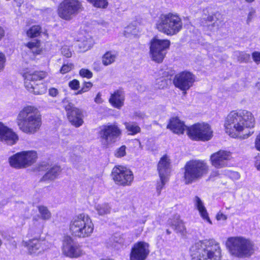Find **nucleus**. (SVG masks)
Instances as JSON below:
<instances>
[{"label":"nucleus","mask_w":260,"mask_h":260,"mask_svg":"<svg viewBox=\"0 0 260 260\" xmlns=\"http://www.w3.org/2000/svg\"><path fill=\"white\" fill-rule=\"evenodd\" d=\"M61 54L66 57H71L72 55L70 46L69 45H64L62 46L61 48Z\"/></svg>","instance_id":"39"},{"label":"nucleus","mask_w":260,"mask_h":260,"mask_svg":"<svg viewBox=\"0 0 260 260\" xmlns=\"http://www.w3.org/2000/svg\"><path fill=\"white\" fill-rule=\"evenodd\" d=\"M255 118L249 111L240 109L231 112L225 119V133L234 138L245 139L249 137V129L254 127Z\"/></svg>","instance_id":"1"},{"label":"nucleus","mask_w":260,"mask_h":260,"mask_svg":"<svg viewBox=\"0 0 260 260\" xmlns=\"http://www.w3.org/2000/svg\"><path fill=\"white\" fill-rule=\"evenodd\" d=\"M224 176H227L233 180H238L240 177V174L237 172L232 171L230 170H224Z\"/></svg>","instance_id":"38"},{"label":"nucleus","mask_w":260,"mask_h":260,"mask_svg":"<svg viewBox=\"0 0 260 260\" xmlns=\"http://www.w3.org/2000/svg\"><path fill=\"white\" fill-rule=\"evenodd\" d=\"M63 105L67 111L68 118L69 121L75 127H79L83 123V113L82 111L68 102V100H64Z\"/></svg>","instance_id":"17"},{"label":"nucleus","mask_w":260,"mask_h":260,"mask_svg":"<svg viewBox=\"0 0 260 260\" xmlns=\"http://www.w3.org/2000/svg\"><path fill=\"white\" fill-rule=\"evenodd\" d=\"M1 245H2V241H1V240L0 239V246H1Z\"/></svg>","instance_id":"61"},{"label":"nucleus","mask_w":260,"mask_h":260,"mask_svg":"<svg viewBox=\"0 0 260 260\" xmlns=\"http://www.w3.org/2000/svg\"><path fill=\"white\" fill-rule=\"evenodd\" d=\"M195 81L194 76L190 72L183 71L177 74L174 79L175 86L185 93Z\"/></svg>","instance_id":"16"},{"label":"nucleus","mask_w":260,"mask_h":260,"mask_svg":"<svg viewBox=\"0 0 260 260\" xmlns=\"http://www.w3.org/2000/svg\"><path fill=\"white\" fill-rule=\"evenodd\" d=\"M125 94L123 90L118 89L111 94L109 103L114 108L120 109L124 105Z\"/></svg>","instance_id":"23"},{"label":"nucleus","mask_w":260,"mask_h":260,"mask_svg":"<svg viewBox=\"0 0 260 260\" xmlns=\"http://www.w3.org/2000/svg\"><path fill=\"white\" fill-rule=\"evenodd\" d=\"M215 218H216V220L218 221H220V220L225 221L227 219L228 217L226 215L224 214L223 213H222L221 212H219L216 215Z\"/></svg>","instance_id":"49"},{"label":"nucleus","mask_w":260,"mask_h":260,"mask_svg":"<svg viewBox=\"0 0 260 260\" xmlns=\"http://www.w3.org/2000/svg\"><path fill=\"white\" fill-rule=\"evenodd\" d=\"M74 68V64L72 63H68L63 64L60 69V73L62 74H66L71 71Z\"/></svg>","instance_id":"41"},{"label":"nucleus","mask_w":260,"mask_h":260,"mask_svg":"<svg viewBox=\"0 0 260 260\" xmlns=\"http://www.w3.org/2000/svg\"><path fill=\"white\" fill-rule=\"evenodd\" d=\"M49 94L51 96L55 97L58 94V91L56 88H51L49 89Z\"/></svg>","instance_id":"51"},{"label":"nucleus","mask_w":260,"mask_h":260,"mask_svg":"<svg viewBox=\"0 0 260 260\" xmlns=\"http://www.w3.org/2000/svg\"><path fill=\"white\" fill-rule=\"evenodd\" d=\"M254 15H255L254 12H253V11L250 12L248 15L247 21L248 22L251 21V20L252 19V18L254 17Z\"/></svg>","instance_id":"55"},{"label":"nucleus","mask_w":260,"mask_h":260,"mask_svg":"<svg viewBox=\"0 0 260 260\" xmlns=\"http://www.w3.org/2000/svg\"><path fill=\"white\" fill-rule=\"evenodd\" d=\"M94 224L88 215L81 214L73 218L70 224L72 234L79 238L89 237L93 232Z\"/></svg>","instance_id":"8"},{"label":"nucleus","mask_w":260,"mask_h":260,"mask_svg":"<svg viewBox=\"0 0 260 260\" xmlns=\"http://www.w3.org/2000/svg\"><path fill=\"white\" fill-rule=\"evenodd\" d=\"M191 260H221V249L218 242L214 239L200 240L189 249Z\"/></svg>","instance_id":"2"},{"label":"nucleus","mask_w":260,"mask_h":260,"mask_svg":"<svg viewBox=\"0 0 260 260\" xmlns=\"http://www.w3.org/2000/svg\"><path fill=\"white\" fill-rule=\"evenodd\" d=\"M156 82L159 88H163L167 85V80L164 77L157 79Z\"/></svg>","instance_id":"47"},{"label":"nucleus","mask_w":260,"mask_h":260,"mask_svg":"<svg viewBox=\"0 0 260 260\" xmlns=\"http://www.w3.org/2000/svg\"><path fill=\"white\" fill-rule=\"evenodd\" d=\"M60 172V168L59 166H55L52 167L43 176L44 180H52L55 179Z\"/></svg>","instance_id":"28"},{"label":"nucleus","mask_w":260,"mask_h":260,"mask_svg":"<svg viewBox=\"0 0 260 260\" xmlns=\"http://www.w3.org/2000/svg\"><path fill=\"white\" fill-rule=\"evenodd\" d=\"M83 10L82 2L79 0H64L59 5L58 14L64 20H70Z\"/></svg>","instance_id":"12"},{"label":"nucleus","mask_w":260,"mask_h":260,"mask_svg":"<svg viewBox=\"0 0 260 260\" xmlns=\"http://www.w3.org/2000/svg\"><path fill=\"white\" fill-rule=\"evenodd\" d=\"M149 252V244L148 243L138 242L132 248L130 260H145Z\"/></svg>","instance_id":"19"},{"label":"nucleus","mask_w":260,"mask_h":260,"mask_svg":"<svg viewBox=\"0 0 260 260\" xmlns=\"http://www.w3.org/2000/svg\"><path fill=\"white\" fill-rule=\"evenodd\" d=\"M95 209L101 215L108 214L110 211V208L107 204H98L95 206Z\"/></svg>","instance_id":"35"},{"label":"nucleus","mask_w":260,"mask_h":260,"mask_svg":"<svg viewBox=\"0 0 260 260\" xmlns=\"http://www.w3.org/2000/svg\"><path fill=\"white\" fill-rule=\"evenodd\" d=\"M26 46L36 54H40L42 50V48L41 47L40 41L37 40H35L27 43L26 44Z\"/></svg>","instance_id":"31"},{"label":"nucleus","mask_w":260,"mask_h":260,"mask_svg":"<svg viewBox=\"0 0 260 260\" xmlns=\"http://www.w3.org/2000/svg\"><path fill=\"white\" fill-rule=\"evenodd\" d=\"M246 2H253L254 0H245Z\"/></svg>","instance_id":"60"},{"label":"nucleus","mask_w":260,"mask_h":260,"mask_svg":"<svg viewBox=\"0 0 260 260\" xmlns=\"http://www.w3.org/2000/svg\"><path fill=\"white\" fill-rule=\"evenodd\" d=\"M182 26L181 18L177 14L174 13L161 14L155 24V27L158 31L169 36L177 34Z\"/></svg>","instance_id":"5"},{"label":"nucleus","mask_w":260,"mask_h":260,"mask_svg":"<svg viewBox=\"0 0 260 260\" xmlns=\"http://www.w3.org/2000/svg\"><path fill=\"white\" fill-rule=\"evenodd\" d=\"M167 232L168 234H169L170 233L168 230H167Z\"/></svg>","instance_id":"63"},{"label":"nucleus","mask_w":260,"mask_h":260,"mask_svg":"<svg viewBox=\"0 0 260 260\" xmlns=\"http://www.w3.org/2000/svg\"><path fill=\"white\" fill-rule=\"evenodd\" d=\"M22 245L26 248L28 253L32 256L42 255L51 246L48 241L37 238L23 240Z\"/></svg>","instance_id":"14"},{"label":"nucleus","mask_w":260,"mask_h":260,"mask_svg":"<svg viewBox=\"0 0 260 260\" xmlns=\"http://www.w3.org/2000/svg\"><path fill=\"white\" fill-rule=\"evenodd\" d=\"M15 1L18 3V4H17L18 6H19L22 2V0H18V1H17V0H15Z\"/></svg>","instance_id":"59"},{"label":"nucleus","mask_w":260,"mask_h":260,"mask_svg":"<svg viewBox=\"0 0 260 260\" xmlns=\"http://www.w3.org/2000/svg\"><path fill=\"white\" fill-rule=\"evenodd\" d=\"M38 153L34 150L22 151L9 158L10 166L17 169L24 168L33 165L37 160Z\"/></svg>","instance_id":"9"},{"label":"nucleus","mask_w":260,"mask_h":260,"mask_svg":"<svg viewBox=\"0 0 260 260\" xmlns=\"http://www.w3.org/2000/svg\"><path fill=\"white\" fill-rule=\"evenodd\" d=\"M18 140L17 135L12 129L0 122V141L12 145Z\"/></svg>","instance_id":"21"},{"label":"nucleus","mask_w":260,"mask_h":260,"mask_svg":"<svg viewBox=\"0 0 260 260\" xmlns=\"http://www.w3.org/2000/svg\"><path fill=\"white\" fill-rule=\"evenodd\" d=\"M112 174L113 180L119 185H130L134 179L133 172L124 166H115L112 170Z\"/></svg>","instance_id":"13"},{"label":"nucleus","mask_w":260,"mask_h":260,"mask_svg":"<svg viewBox=\"0 0 260 260\" xmlns=\"http://www.w3.org/2000/svg\"><path fill=\"white\" fill-rule=\"evenodd\" d=\"M159 176L160 180L157 182L156 185V191L158 194H160L162 189L169 180V177L168 176L162 175H159Z\"/></svg>","instance_id":"37"},{"label":"nucleus","mask_w":260,"mask_h":260,"mask_svg":"<svg viewBox=\"0 0 260 260\" xmlns=\"http://www.w3.org/2000/svg\"><path fill=\"white\" fill-rule=\"evenodd\" d=\"M5 36V30L3 27L0 26V41L3 39V38Z\"/></svg>","instance_id":"56"},{"label":"nucleus","mask_w":260,"mask_h":260,"mask_svg":"<svg viewBox=\"0 0 260 260\" xmlns=\"http://www.w3.org/2000/svg\"><path fill=\"white\" fill-rule=\"evenodd\" d=\"M94 102L97 104H101L103 102V100L102 98V94L98 93L95 98Z\"/></svg>","instance_id":"52"},{"label":"nucleus","mask_w":260,"mask_h":260,"mask_svg":"<svg viewBox=\"0 0 260 260\" xmlns=\"http://www.w3.org/2000/svg\"><path fill=\"white\" fill-rule=\"evenodd\" d=\"M255 159V166L257 170L260 171V157H256Z\"/></svg>","instance_id":"54"},{"label":"nucleus","mask_w":260,"mask_h":260,"mask_svg":"<svg viewBox=\"0 0 260 260\" xmlns=\"http://www.w3.org/2000/svg\"><path fill=\"white\" fill-rule=\"evenodd\" d=\"M255 144L256 148L258 150L260 151V133L257 136V137L255 140Z\"/></svg>","instance_id":"53"},{"label":"nucleus","mask_w":260,"mask_h":260,"mask_svg":"<svg viewBox=\"0 0 260 260\" xmlns=\"http://www.w3.org/2000/svg\"><path fill=\"white\" fill-rule=\"evenodd\" d=\"M7 57L6 54L0 51V72L3 71L6 67Z\"/></svg>","instance_id":"40"},{"label":"nucleus","mask_w":260,"mask_h":260,"mask_svg":"<svg viewBox=\"0 0 260 260\" xmlns=\"http://www.w3.org/2000/svg\"><path fill=\"white\" fill-rule=\"evenodd\" d=\"M92 86V84L90 82H86L84 83V84L80 90L77 92V94H81L83 93L88 91Z\"/></svg>","instance_id":"43"},{"label":"nucleus","mask_w":260,"mask_h":260,"mask_svg":"<svg viewBox=\"0 0 260 260\" xmlns=\"http://www.w3.org/2000/svg\"><path fill=\"white\" fill-rule=\"evenodd\" d=\"M252 57L254 62L256 63H260V52L255 51L253 52Z\"/></svg>","instance_id":"50"},{"label":"nucleus","mask_w":260,"mask_h":260,"mask_svg":"<svg viewBox=\"0 0 260 260\" xmlns=\"http://www.w3.org/2000/svg\"><path fill=\"white\" fill-rule=\"evenodd\" d=\"M168 224L181 235H184L186 233L185 227L182 220L180 219L178 215H176L173 218H170L168 221Z\"/></svg>","instance_id":"27"},{"label":"nucleus","mask_w":260,"mask_h":260,"mask_svg":"<svg viewBox=\"0 0 260 260\" xmlns=\"http://www.w3.org/2000/svg\"><path fill=\"white\" fill-rule=\"evenodd\" d=\"M125 129L128 135H135L141 131L140 127L135 123L132 122H125L124 123Z\"/></svg>","instance_id":"32"},{"label":"nucleus","mask_w":260,"mask_h":260,"mask_svg":"<svg viewBox=\"0 0 260 260\" xmlns=\"http://www.w3.org/2000/svg\"><path fill=\"white\" fill-rule=\"evenodd\" d=\"M24 79V83L27 90L35 94H43L46 92L47 87L45 83L41 82L36 83L47 76V73L44 71H35L32 68H25L21 72Z\"/></svg>","instance_id":"6"},{"label":"nucleus","mask_w":260,"mask_h":260,"mask_svg":"<svg viewBox=\"0 0 260 260\" xmlns=\"http://www.w3.org/2000/svg\"><path fill=\"white\" fill-rule=\"evenodd\" d=\"M43 229V224L41 219L37 216L32 219V224L29 229L30 232H34L35 233L41 234Z\"/></svg>","instance_id":"30"},{"label":"nucleus","mask_w":260,"mask_h":260,"mask_svg":"<svg viewBox=\"0 0 260 260\" xmlns=\"http://www.w3.org/2000/svg\"><path fill=\"white\" fill-rule=\"evenodd\" d=\"M145 220H143L142 221V223L144 224L145 223Z\"/></svg>","instance_id":"62"},{"label":"nucleus","mask_w":260,"mask_h":260,"mask_svg":"<svg viewBox=\"0 0 260 260\" xmlns=\"http://www.w3.org/2000/svg\"><path fill=\"white\" fill-rule=\"evenodd\" d=\"M167 127L173 133L177 134H182L187 129L184 123L177 117H173L170 120Z\"/></svg>","instance_id":"24"},{"label":"nucleus","mask_w":260,"mask_h":260,"mask_svg":"<svg viewBox=\"0 0 260 260\" xmlns=\"http://www.w3.org/2000/svg\"><path fill=\"white\" fill-rule=\"evenodd\" d=\"M94 44V41L93 38L90 35L87 34L80 38L78 46L80 52H85L90 50Z\"/></svg>","instance_id":"25"},{"label":"nucleus","mask_w":260,"mask_h":260,"mask_svg":"<svg viewBox=\"0 0 260 260\" xmlns=\"http://www.w3.org/2000/svg\"><path fill=\"white\" fill-rule=\"evenodd\" d=\"M224 170H222V171L217 170V171H213L210 175V177H211V178L216 177H221L222 176H224Z\"/></svg>","instance_id":"48"},{"label":"nucleus","mask_w":260,"mask_h":260,"mask_svg":"<svg viewBox=\"0 0 260 260\" xmlns=\"http://www.w3.org/2000/svg\"><path fill=\"white\" fill-rule=\"evenodd\" d=\"M170 159L167 155H164L160 158L157 165L159 175L169 176L170 172Z\"/></svg>","instance_id":"26"},{"label":"nucleus","mask_w":260,"mask_h":260,"mask_svg":"<svg viewBox=\"0 0 260 260\" xmlns=\"http://www.w3.org/2000/svg\"><path fill=\"white\" fill-rule=\"evenodd\" d=\"M255 87L257 89L260 90V81L256 83Z\"/></svg>","instance_id":"57"},{"label":"nucleus","mask_w":260,"mask_h":260,"mask_svg":"<svg viewBox=\"0 0 260 260\" xmlns=\"http://www.w3.org/2000/svg\"><path fill=\"white\" fill-rule=\"evenodd\" d=\"M117 57V54L114 51H107L102 57V63L105 66H108L113 63Z\"/></svg>","instance_id":"29"},{"label":"nucleus","mask_w":260,"mask_h":260,"mask_svg":"<svg viewBox=\"0 0 260 260\" xmlns=\"http://www.w3.org/2000/svg\"><path fill=\"white\" fill-rule=\"evenodd\" d=\"M236 55L238 56V60L241 62H246L249 58L250 55L244 52H236Z\"/></svg>","instance_id":"44"},{"label":"nucleus","mask_w":260,"mask_h":260,"mask_svg":"<svg viewBox=\"0 0 260 260\" xmlns=\"http://www.w3.org/2000/svg\"><path fill=\"white\" fill-rule=\"evenodd\" d=\"M184 169L183 181L185 184H190L206 175L209 166L203 160H192L186 162Z\"/></svg>","instance_id":"7"},{"label":"nucleus","mask_w":260,"mask_h":260,"mask_svg":"<svg viewBox=\"0 0 260 260\" xmlns=\"http://www.w3.org/2000/svg\"><path fill=\"white\" fill-rule=\"evenodd\" d=\"M193 203L195 209H196L200 217L206 222L210 225L212 224V222L210 219L209 213L205 206L204 202L198 196L194 198Z\"/></svg>","instance_id":"22"},{"label":"nucleus","mask_w":260,"mask_h":260,"mask_svg":"<svg viewBox=\"0 0 260 260\" xmlns=\"http://www.w3.org/2000/svg\"><path fill=\"white\" fill-rule=\"evenodd\" d=\"M41 32V27L39 25H34L31 27L26 32L27 36L29 38L38 37Z\"/></svg>","instance_id":"36"},{"label":"nucleus","mask_w":260,"mask_h":260,"mask_svg":"<svg viewBox=\"0 0 260 260\" xmlns=\"http://www.w3.org/2000/svg\"><path fill=\"white\" fill-rule=\"evenodd\" d=\"M232 158L230 151L220 150L210 156L211 165L216 168H222L228 166V161Z\"/></svg>","instance_id":"20"},{"label":"nucleus","mask_w":260,"mask_h":260,"mask_svg":"<svg viewBox=\"0 0 260 260\" xmlns=\"http://www.w3.org/2000/svg\"><path fill=\"white\" fill-rule=\"evenodd\" d=\"M79 81L76 79H74L69 83V86L73 90H77L79 88Z\"/></svg>","instance_id":"46"},{"label":"nucleus","mask_w":260,"mask_h":260,"mask_svg":"<svg viewBox=\"0 0 260 260\" xmlns=\"http://www.w3.org/2000/svg\"><path fill=\"white\" fill-rule=\"evenodd\" d=\"M38 209L40 215V218L44 220H48L51 217V213L48 209L43 205L38 206Z\"/></svg>","instance_id":"33"},{"label":"nucleus","mask_w":260,"mask_h":260,"mask_svg":"<svg viewBox=\"0 0 260 260\" xmlns=\"http://www.w3.org/2000/svg\"><path fill=\"white\" fill-rule=\"evenodd\" d=\"M62 253L71 258H76L82 254L80 247L75 243L72 237L65 236L62 241Z\"/></svg>","instance_id":"18"},{"label":"nucleus","mask_w":260,"mask_h":260,"mask_svg":"<svg viewBox=\"0 0 260 260\" xmlns=\"http://www.w3.org/2000/svg\"><path fill=\"white\" fill-rule=\"evenodd\" d=\"M208 19L209 21H212L213 20V17L212 16H209Z\"/></svg>","instance_id":"58"},{"label":"nucleus","mask_w":260,"mask_h":260,"mask_svg":"<svg viewBox=\"0 0 260 260\" xmlns=\"http://www.w3.org/2000/svg\"><path fill=\"white\" fill-rule=\"evenodd\" d=\"M79 75L83 78L90 79L93 76L92 73L89 70L86 69H81L79 71Z\"/></svg>","instance_id":"42"},{"label":"nucleus","mask_w":260,"mask_h":260,"mask_svg":"<svg viewBox=\"0 0 260 260\" xmlns=\"http://www.w3.org/2000/svg\"><path fill=\"white\" fill-rule=\"evenodd\" d=\"M170 44L169 40L153 37L149 42V55L152 60L161 62L166 55Z\"/></svg>","instance_id":"11"},{"label":"nucleus","mask_w":260,"mask_h":260,"mask_svg":"<svg viewBox=\"0 0 260 260\" xmlns=\"http://www.w3.org/2000/svg\"><path fill=\"white\" fill-rule=\"evenodd\" d=\"M187 135L192 140L206 142L213 136L211 126L207 123H197L187 128Z\"/></svg>","instance_id":"10"},{"label":"nucleus","mask_w":260,"mask_h":260,"mask_svg":"<svg viewBox=\"0 0 260 260\" xmlns=\"http://www.w3.org/2000/svg\"><path fill=\"white\" fill-rule=\"evenodd\" d=\"M122 134V131L116 123H108L100 127L99 135L105 143H111L116 141Z\"/></svg>","instance_id":"15"},{"label":"nucleus","mask_w":260,"mask_h":260,"mask_svg":"<svg viewBox=\"0 0 260 260\" xmlns=\"http://www.w3.org/2000/svg\"><path fill=\"white\" fill-rule=\"evenodd\" d=\"M19 129L25 134H34L40 129L42 118L38 109L32 106H26L19 112L16 119Z\"/></svg>","instance_id":"3"},{"label":"nucleus","mask_w":260,"mask_h":260,"mask_svg":"<svg viewBox=\"0 0 260 260\" xmlns=\"http://www.w3.org/2000/svg\"><path fill=\"white\" fill-rule=\"evenodd\" d=\"M94 7L99 9H107L109 5L108 0H86Z\"/></svg>","instance_id":"34"},{"label":"nucleus","mask_w":260,"mask_h":260,"mask_svg":"<svg viewBox=\"0 0 260 260\" xmlns=\"http://www.w3.org/2000/svg\"><path fill=\"white\" fill-rule=\"evenodd\" d=\"M225 245L230 254L238 258L248 257L255 250L253 242L242 236L229 237Z\"/></svg>","instance_id":"4"},{"label":"nucleus","mask_w":260,"mask_h":260,"mask_svg":"<svg viewBox=\"0 0 260 260\" xmlns=\"http://www.w3.org/2000/svg\"><path fill=\"white\" fill-rule=\"evenodd\" d=\"M126 154V147L122 146L116 150L115 153V155L117 157H121L125 156Z\"/></svg>","instance_id":"45"}]
</instances>
